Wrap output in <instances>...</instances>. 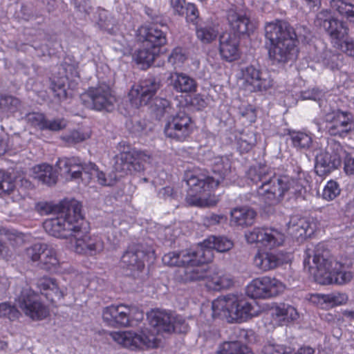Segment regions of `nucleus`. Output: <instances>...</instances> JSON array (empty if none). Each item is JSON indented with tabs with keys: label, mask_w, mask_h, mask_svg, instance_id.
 Wrapping results in <instances>:
<instances>
[{
	"label": "nucleus",
	"mask_w": 354,
	"mask_h": 354,
	"mask_svg": "<svg viewBox=\"0 0 354 354\" xmlns=\"http://www.w3.org/2000/svg\"><path fill=\"white\" fill-rule=\"evenodd\" d=\"M247 176L255 184L260 183L257 189V196L265 205L273 206L279 203L286 193L301 196L306 193L307 182L303 178L292 179L277 176L266 165L251 167Z\"/></svg>",
	"instance_id": "1"
},
{
	"label": "nucleus",
	"mask_w": 354,
	"mask_h": 354,
	"mask_svg": "<svg viewBox=\"0 0 354 354\" xmlns=\"http://www.w3.org/2000/svg\"><path fill=\"white\" fill-rule=\"evenodd\" d=\"M172 315L162 310H153L147 313L150 328L142 330L139 333L131 330L114 332L113 339L124 347L134 349L146 346L155 348L160 341V333L172 332Z\"/></svg>",
	"instance_id": "2"
},
{
	"label": "nucleus",
	"mask_w": 354,
	"mask_h": 354,
	"mask_svg": "<svg viewBox=\"0 0 354 354\" xmlns=\"http://www.w3.org/2000/svg\"><path fill=\"white\" fill-rule=\"evenodd\" d=\"M305 269L312 272L315 268L314 274L317 277L323 279V283L345 284L353 279V273L348 270L345 265L336 261L330 255L325 244L319 243L314 248H308L304 259Z\"/></svg>",
	"instance_id": "3"
},
{
	"label": "nucleus",
	"mask_w": 354,
	"mask_h": 354,
	"mask_svg": "<svg viewBox=\"0 0 354 354\" xmlns=\"http://www.w3.org/2000/svg\"><path fill=\"white\" fill-rule=\"evenodd\" d=\"M117 149L119 153L114 157L113 168L115 171L106 174L99 171L95 178L99 184L104 186L113 185L119 178L124 175L144 170L143 162H151V155L147 151L132 149L126 142L118 143Z\"/></svg>",
	"instance_id": "4"
},
{
	"label": "nucleus",
	"mask_w": 354,
	"mask_h": 354,
	"mask_svg": "<svg viewBox=\"0 0 354 354\" xmlns=\"http://www.w3.org/2000/svg\"><path fill=\"white\" fill-rule=\"evenodd\" d=\"M265 37L270 41V58L277 63L293 60L297 55V35L292 27L284 21L276 20L265 26Z\"/></svg>",
	"instance_id": "5"
},
{
	"label": "nucleus",
	"mask_w": 354,
	"mask_h": 354,
	"mask_svg": "<svg viewBox=\"0 0 354 354\" xmlns=\"http://www.w3.org/2000/svg\"><path fill=\"white\" fill-rule=\"evenodd\" d=\"M231 162L227 156H217L213 160L212 176L187 174L186 184L188 187L187 202L192 205H198L200 200L198 195L202 192L214 189L220 184L227 185L226 178L230 172Z\"/></svg>",
	"instance_id": "6"
},
{
	"label": "nucleus",
	"mask_w": 354,
	"mask_h": 354,
	"mask_svg": "<svg viewBox=\"0 0 354 354\" xmlns=\"http://www.w3.org/2000/svg\"><path fill=\"white\" fill-rule=\"evenodd\" d=\"M81 205L77 201L66 203L53 217L46 220L44 228L50 235L60 239H73L75 234L82 233L83 216Z\"/></svg>",
	"instance_id": "7"
},
{
	"label": "nucleus",
	"mask_w": 354,
	"mask_h": 354,
	"mask_svg": "<svg viewBox=\"0 0 354 354\" xmlns=\"http://www.w3.org/2000/svg\"><path fill=\"white\" fill-rule=\"evenodd\" d=\"M213 317H223L238 322H245L258 315L254 301H248L235 295L218 297L212 304Z\"/></svg>",
	"instance_id": "8"
},
{
	"label": "nucleus",
	"mask_w": 354,
	"mask_h": 354,
	"mask_svg": "<svg viewBox=\"0 0 354 354\" xmlns=\"http://www.w3.org/2000/svg\"><path fill=\"white\" fill-rule=\"evenodd\" d=\"M233 246V243L225 236H209L198 245L196 250L187 249L180 251H174L165 254L162 257L164 264L180 265L193 260L195 255H201L204 261H211L213 255L212 250L219 252H225Z\"/></svg>",
	"instance_id": "9"
},
{
	"label": "nucleus",
	"mask_w": 354,
	"mask_h": 354,
	"mask_svg": "<svg viewBox=\"0 0 354 354\" xmlns=\"http://www.w3.org/2000/svg\"><path fill=\"white\" fill-rule=\"evenodd\" d=\"M344 155L346 151L339 142L333 139L328 140L325 147L316 151V173L320 176L328 175L341 165Z\"/></svg>",
	"instance_id": "10"
},
{
	"label": "nucleus",
	"mask_w": 354,
	"mask_h": 354,
	"mask_svg": "<svg viewBox=\"0 0 354 354\" xmlns=\"http://www.w3.org/2000/svg\"><path fill=\"white\" fill-rule=\"evenodd\" d=\"M323 104H325V106L322 113L330 136L345 138L354 131V120L351 113L333 110L328 102L323 101L321 105Z\"/></svg>",
	"instance_id": "11"
},
{
	"label": "nucleus",
	"mask_w": 354,
	"mask_h": 354,
	"mask_svg": "<svg viewBox=\"0 0 354 354\" xmlns=\"http://www.w3.org/2000/svg\"><path fill=\"white\" fill-rule=\"evenodd\" d=\"M82 100L86 107L97 111L111 112L115 108L116 98L110 86L101 84L90 87L82 95Z\"/></svg>",
	"instance_id": "12"
},
{
	"label": "nucleus",
	"mask_w": 354,
	"mask_h": 354,
	"mask_svg": "<svg viewBox=\"0 0 354 354\" xmlns=\"http://www.w3.org/2000/svg\"><path fill=\"white\" fill-rule=\"evenodd\" d=\"M27 257L41 269L53 271L57 269L59 261L56 250L45 243H37L26 249Z\"/></svg>",
	"instance_id": "13"
},
{
	"label": "nucleus",
	"mask_w": 354,
	"mask_h": 354,
	"mask_svg": "<svg viewBox=\"0 0 354 354\" xmlns=\"http://www.w3.org/2000/svg\"><path fill=\"white\" fill-rule=\"evenodd\" d=\"M194 124L191 117L185 111H179L168 119L164 129L166 137L183 142L187 140L193 131Z\"/></svg>",
	"instance_id": "14"
},
{
	"label": "nucleus",
	"mask_w": 354,
	"mask_h": 354,
	"mask_svg": "<svg viewBox=\"0 0 354 354\" xmlns=\"http://www.w3.org/2000/svg\"><path fill=\"white\" fill-rule=\"evenodd\" d=\"M284 288V285L279 280L262 277L253 279L246 286V294L251 298L268 299L280 295Z\"/></svg>",
	"instance_id": "15"
},
{
	"label": "nucleus",
	"mask_w": 354,
	"mask_h": 354,
	"mask_svg": "<svg viewBox=\"0 0 354 354\" xmlns=\"http://www.w3.org/2000/svg\"><path fill=\"white\" fill-rule=\"evenodd\" d=\"M16 301L20 310L32 320L43 319L48 314L46 307L39 301V295L28 287L21 290Z\"/></svg>",
	"instance_id": "16"
},
{
	"label": "nucleus",
	"mask_w": 354,
	"mask_h": 354,
	"mask_svg": "<svg viewBox=\"0 0 354 354\" xmlns=\"http://www.w3.org/2000/svg\"><path fill=\"white\" fill-rule=\"evenodd\" d=\"M161 86L160 78L149 76L133 85L129 93L131 104L136 108L146 105Z\"/></svg>",
	"instance_id": "17"
},
{
	"label": "nucleus",
	"mask_w": 354,
	"mask_h": 354,
	"mask_svg": "<svg viewBox=\"0 0 354 354\" xmlns=\"http://www.w3.org/2000/svg\"><path fill=\"white\" fill-rule=\"evenodd\" d=\"M314 23L315 26L322 28L335 44H339L348 34L345 23L333 17L327 10L317 13Z\"/></svg>",
	"instance_id": "18"
},
{
	"label": "nucleus",
	"mask_w": 354,
	"mask_h": 354,
	"mask_svg": "<svg viewBox=\"0 0 354 354\" xmlns=\"http://www.w3.org/2000/svg\"><path fill=\"white\" fill-rule=\"evenodd\" d=\"M167 30L168 27L163 24L142 26L138 30V40L144 46L160 50V47L167 43Z\"/></svg>",
	"instance_id": "19"
},
{
	"label": "nucleus",
	"mask_w": 354,
	"mask_h": 354,
	"mask_svg": "<svg viewBox=\"0 0 354 354\" xmlns=\"http://www.w3.org/2000/svg\"><path fill=\"white\" fill-rule=\"evenodd\" d=\"M249 243H260L268 249L279 247L284 242V234L272 227H257L245 235Z\"/></svg>",
	"instance_id": "20"
},
{
	"label": "nucleus",
	"mask_w": 354,
	"mask_h": 354,
	"mask_svg": "<svg viewBox=\"0 0 354 354\" xmlns=\"http://www.w3.org/2000/svg\"><path fill=\"white\" fill-rule=\"evenodd\" d=\"M245 87L250 91H266L272 86V80L266 72L250 65L241 69Z\"/></svg>",
	"instance_id": "21"
},
{
	"label": "nucleus",
	"mask_w": 354,
	"mask_h": 354,
	"mask_svg": "<svg viewBox=\"0 0 354 354\" xmlns=\"http://www.w3.org/2000/svg\"><path fill=\"white\" fill-rule=\"evenodd\" d=\"M209 261H204V257L201 255H195L193 260L185 262L180 265H169V266H184L182 270V279L187 281H196L207 279L209 276V272L210 267L206 264Z\"/></svg>",
	"instance_id": "22"
},
{
	"label": "nucleus",
	"mask_w": 354,
	"mask_h": 354,
	"mask_svg": "<svg viewBox=\"0 0 354 354\" xmlns=\"http://www.w3.org/2000/svg\"><path fill=\"white\" fill-rule=\"evenodd\" d=\"M153 255V251L151 248L145 249L141 244L133 245L122 255L121 266L131 272L141 271L147 257Z\"/></svg>",
	"instance_id": "23"
},
{
	"label": "nucleus",
	"mask_w": 354,
	"mask_h": 354,
	"mask_svg": "<svg viewBox=\"0 0 354 354\" xmlns=\"http://www.w3.org/2000/svg\"><path fill=\"white\" fill-rule=\"evenodd\" d=\"M74 249L79 254L95 255L104 249V241L99 236L86 234V228L82 226V233H77L73 239Z\"/></svg>",
	"instance_id": "24"
},
{
	"label": "nucleus",
	"mask_w": 354,
	"mask_h": 354,
	"mask_svg": "<svg viewBox=\"0 0 354 354\" xmlns=\"http://www.w3.org/2000/svg\"><path fill=\"white\" fill-rule=\"evenodd\" d=\"M131 309L125 305L110 306L104 308L102 317L110 326H127L130 322Z\"/></svg>",
	"instance_id": "25"
},
{
	"label": "nucleus",
	"mask_w": 354,
	"mask_h": 354,
	"mask_svg": "<svg viewBox=\"0 0 354 354\" xmlns=\"http://www.w3.org/2000/svg\"><path fill=\"white\" fill-rule=\"evenodd\" d=\"M167 82L177 93H193L196 92L198 88L197 82L194 77L180 72L171 73Z\"/></svg>",
	"instance_id": "26"
},
{
	"label": "nucleus",
	"mask_w": 354,
	"mask_h": 354,
	"mask_svg": "<svg viewBox=\"0 0 354 354\" xmlns=\"http://www.w3.org/2000/svg\"><path fill=\"white\" fill-rule=\"evenodd\" d=\"M239 38L235 33L223 32L219 37V52L221 57L227 62H232L239 57Z\"/></svg>",
	"instance_id": "27"
},
{
	"label": "nucleus",
	"mask_w": 354,
	"mask_h": 354,
	"mask_svg": "<svg viewBox=\"0 0 354 354\" xmlns=\"http://www.w3.org/2000/svg\"><path fill=\"white\" fill-rule=\"evenodd\" d=\"M169 10L174 16L182 17L189 23L196 24L199 17L196 6L186 0H169Z\"/></svg>",
	"instance_id": "28"
},
{
	"label": "nucleus",
	"mask_w": 354,
	"mask_h": 354,
	"mask_svg": "<svg viewBox=\"0 0 354 354\" xmlns=\"http://www.w3.org/2000/svg\"><path fill=\"white\" fill-rule=\"evenodd\" d=\"M285 261L284 256L281 253L269 252H258L254 257L255 267L263 272L275 269Z\"/></svg>",
	"instance_id": "29"
},
{
	"label": "nucleus",
	"mask_w": 354,
	"mask_h": 354,
	"mask_svg": "<svg viewBox=\"0 0 354 354\" xmlns=\"http://www.w3.org/2000/svg\"><path fill=\"white\" fill-rule=\"evenodd\" d=\"M313 224L305 217L295 215L287 224L288 233L295 239L306 238L313 233Z\"/></svg>",
	"instance_id": "30"
},
{
	"label": "nucleus",
	"mask_w": 354,
	"mask_h": 354,
	"mask_svg": "<svg viewBox=\"0 0 354 354\" xmlns=\"http://www.w3.org/2000/svg\"><path fill=\"white\" fill-rule=\"evenodd\" d=\"M227 21L235 34H247L254 28L253 24L245 14L230 11L227 15Z\"/></svg>",
	"instance_id": "31"
},
{
	"label": "nucleus",
	"mask_w": 354,
	"mask_h": 354,
	"mask_svg": "<svg viewBox=\"0 0 354 354\" xmlns=\"http://www.w3.org/2000/svg\"><path fill=\"white\" fill-rule=\"evenodd\" d=\"M57 165L64 174L69 175V179L76 180L81 177L82 162L77 157L62 158L57 162ZM68 178V177H66Z\"/></svg>",
	"instance_id": "32"
},
{
	"label": "nucleus",
	"mask_w": 354,
	"mask_h": 354,
	"mask_svg": "<svg viewBox=\"0 0 354 354\" xmlns=\"http://www.w3.org/2000/svg\"><path fill=\"white\" fill-rule=\"evenodd\" d=\"M37 285L41 294L44 295L47 299L52 302L56 299H60L64 296L56 281L52 278H41L37 281Z\"/></svg>",
	"instance_id": "33"
},
{
	"label": "nucleus",
	"mask_w": 354,
	"mask_h": 354,
	"mask_svg": "<svg viewBox=\"0 0 354 354\" xmlns=\"http://www.w3.org/2000/svg\"><path fill=\"white\" fill-rule=\"evenodd\" d=\"M34 178L48 186L55 185L57 180V171L48 164L36 165L32 169Z\"/></svg>",
	"instance_id": "34"
},
{
	"label": "nucleus",
	"mask_w": 354,
	"mask_h": 354,
	"mask_svg": "<svg viewBox=\"0 0 354 354\" xmlns=\"http://www.w3.org/2000/svg\"><path fill=\"white\" fill-rule=\"evenodd\" d=\"M255 212L249 207H236L231 211L230 222L232 225L238 226H248L253 223L255 218Z\"/></svg>",
	"instance_id": "35"
},
{
	"label": "nucleus",
	"mask_w": 354,
	"mask_h": 354,
	"mask_svg": "<svg viewBox=\"0 0 354 354\" xmlns=\"http://www.w3.org/2000/svg\"><path fill=\"white\" fill-rule=\"evenodd\" d=\"M343 55L331 49H324L317 57V62L330 70H337L342 63Z\"/></svg>",
	"instance_id": "36"
},
{
	"label": "nucleus",
	"mask_w": 354,
	"mask_h": 354,
	"mask_svg": "<svg viewBox=\"0 0 354 354\" xmlns=\"http://www.w3.org/2000/svg\"><path fill=\"white\" fill-rule=\"evenodd\" d=\"M209 274L206 285L210 289L219 291L228 288L232 285V279L221 271L216 272L215 269L210 268Z\"/></svg>",
	"instance_id": "37"
},
{
	"label": "nucleus",
	"mask_w": 354,
	"mask_h": 354,
	"mask_svg": "<svg viewBox=\"0 0 354 354\" xmlns=\"http://www.w3.org/2000/svg\"><path fill=\"white\" fill-rule=\"evenodd\" d=\"M159 53L160 50L158 48L144 46L142 44V47L135 54L134 59L138 64H142L143 68H148Z\"/></svg>",
	"instance_id": "38"
},
{
	"label": "nucleus",
	"mask_w": 354,
	"mask_h": 354,
	"mask_svg": "<svg viewBox=\"0 0 354 354\" xmlns=\"http://www.w3.org/2000/svg\"><path fill=\"white\" fill-rule=\"evenodd\" d=\"M330 6L334 12L354 23V4L349 0H330Z\"/></svg>",
	"instance_id": "39"
},
{
	"label": "nucleus",
	"mask_w": 354,
	"mask_h": 354,
	"mask_svg": "<svg viewBox=\"0 0 354 354\" xmlns=\"http://www.w3.org/2000/svg\"><path fill=\"white\" fill-rule=\"evenodd\" d=\"M217 354H253L251 350L240 341L224 342L218 347Z\"/></svg>",
	"instance_id": "40"
},
{
	"label": "nucleus",
	"mask_w": 354,
	"mask_h": 354,
	"mask_svg": "<svg viewBox=\"0 0 354 354\" xmlns=\"http://www.w3.org/2000/svg\"><path fill=\"white\" fill-rule=\"evenodd\" d=\"M21 106L19 98L6 94H0V112L8 117L18 111Z\"/></svg>",
	"instance_id": "41"
},
{
	"label": "nucleus",
	"mask_w": 354,
	"mask_h": 354,
	"mask_svg": "<svg viewBox=\"0 0 354 354\" xmlns=\"http://www.w3.org/2000/svg\"><path fill=\"white\" fill-rule=\"evenodd\" d=\"M272 315L279 321L289 322L298 318L297 310L292 306L286 304H281L272 310Z\"/></svg>",
	"instance_id": "42"
},
{
	"label": "nucleus",
	"mask_w": 354,
	"mask_h": 354,
	"mask_svg": "<svg viewBox=\"0 0 354 354\" xmlns=\"http://www.w3.org/2000/svg\"><path fill=\"white\" fill-rule=\"evenodd\" d=\"M289 136L292 145L298 150L309 149L313 142L311 135L305 132L290 131Z\"/></svg>",
	"instance_id": "43"
},
{
	"label": "nucleus",
	"mask_w": 354,
	"mask_h": 354,
	"mask_svg": "<svg viewBox=\"0 0 354 354\" xmlns=\"http://www.w3.org/2000/svg\"><path fill=\"white\" fill-rule=\"evenodd\" d=\"M218 35V30L212 26L205 25L196 28V36L202 42L208 44L214 40Z\"/></svg>",
	"instance_id": "44"
},
{
	"label": "nucleus",
	"mask_w": 354,
	"mask_h": 354,
	"mask_svg": "<svg viewBox=\"0 0 354 354\" xmlns=\"http://www.w3.org/2000/svg\"><path fill=\"white\" fill-rule=\"evenodd\" d=\"M171 110V104L168 100L162 97H156L154 99L153 111L157 118L159 120L161 119L166 114H169Z\"/></svg>",
	"instance_id": "45"
},
{
	"label": "nucleus",
	"mask_w": 354,
	"mask_h": 354,
	"mask_svg": "<svg viewBox=\"0 0 354 354\" xmlns=\"http://www.w3.org/2000/svg\"><path fill=\"white\" fill-rule=\"evenodd\" d=\"M324 299H325L326 307H334L346 304L348 301V296L345 293L333 292L325 294Z\"/></svg>",
	"instance_id": "46"
},
{
	"label": "nucleus",
	"mask_w": 354,
	"mask_h": 354,
	"mask_svg": "<svg viewBox=\"0 0 354 354\" xmlns=\"http://www.w3.org/2000/svg\"><path fill=\"white\" fill-rule=\"evenodd\" d=\"M66 206V203L61 205H53L52 203L41 201L36 203L35 209L41 215H46L49 214L55 215L57 212L61 210L62 207Z\"/></svg>",
	"instance_id": "47"
},
{
	"label": "nucleus",
	"mask_w": 354,
	"mask_h": 354,
	"mask_svg": "<svg viewBox=\"0 0 354 354\" xmlns=\"http://www.w3.org/2000/svg\"><path fill=\"white\" fill-rule=\"evenodd\" d=\"M341 189L339 184L336 181L331 180L325 185L322 192V197L328 201H333L339 195Z\"/></svg>",
	"instance_id": "48"
},
{
	"label": "nucleus",
	"mask_w": 354,
	"mask_h": 354,
	"mask_svg": "<svg viewBox=\"0 0 354 354\" xmlns=\"http://www.w3.org/2000/svg\"><path fill=\"white\" fill-rule=\"evenodd\" d=\"M19 310L8 302L0 304V317L8 318L10 320H15L19 317Z\"/></svg>",
	"instance_id": "49"
},
{
	"label": "nucleus",
	"mask_w": 354,
	"mask_h": 354,
	"mask_svg": "<svg viewBox=\"0 0 354 354\" xmlns=\"http://www.w3.org/2000/svg\"><path fill=\"white\" fill-rule=\"evenodd\" d=\"M15 188V183L11 177L4 171L0 170V195L8 194Z\"/></svg>",
	"instance_id": "50"
},
{
	"label": "nucleus",
	"mask_w": 354,
	"mask_h": 354,
	"mask_svg": "<svg viewBox=\"0 0 354 354\" xmlns=\"http://www.w3.org/2000/svg\"><path fill=\"white\" fill-rule=\"evenodd\" d=\"M301 96L304 100H313L315 101H317L322 113L324 112V107L325 106V104L321 105V103L323 101L327 102L325 99H324V92H322L318 88H313L310 91L304 92Z\"/></svg>",
	"instance_id": "51"
},
{
	"label": "nucleus",
	"mask_w": 354,
	"mask_h": 354,
	"mask_svg": "<svg viewBox=\"0 0 354 354\" xmlns=\"http://www.w3.org/2000/svg\"><path fill=\"white\" fill-rule=\"evenodd\" d=\"M263 354H291L292 348L281 344L268 343L263 348Z\"/></svg>",
	"instance_id": "52"
},
{
	"label": "nucleus",
	"mask_w": 354,
	"mask_h": 354,
	"mask_svg": "<svg viewBox=\"0 0 354 354\" xmlns=\"http://www.w3.org/2000/svg\"><path fill=\"white\" fill-rule=\"evenodd\" d=\"M187 57L185 50L182 48H174L169 56L168 62L174 66H180L186 60Z\"/></svg>",
	"instance_id": "53"
},
{
	"label": "nucleus",
	"mask_w": 354,
	"mask_h": 354,
	"mask_svg": "<svg viewBox=\"0 0 354 354\" xmlns=\"http://www.w3.org/2000/svg\"><path fill=\"white\" fill-rule=\"evenodd\" d=\"M97 24L101 29L105 30L109 33H112L113 22L109 17V14L106 10H102L99 11Z\"/></svg>",
	"instance_id": "54"
},
{
	"label": "nucleus",
	"mask_w": 354,
	"mask_h": 354,
	"mask_svg": "<svg viewBox=\"0 0 354 354\" xmlns=\"http://www.w3.org/2000/svg\"><path fill=\"white\" fill-rule=\"evenodd\" d=\"M189 329V326L183 317L172 315V332L186 333Z\"/></svg>",
	"instance_id": "55"
},
{
	"label": "nucleus",
	"mask_w": 354,
	"mask_h": 354,
	"mask_svg": "<svg viewBox=\"0 0 354 354\" xmlns=\"http://www.w3.org/2000/svg\"><path fill=\"white\" fill-rule=\"evenodd\" d=\"M45 116L40 113H30L26 115L27 122L32 126L44 130Z\"/></svg>",
	"instance_id": "56"
},
{
	"label": "nucleus",
	"mask_w": 354,
	"mask_h": 354,
	"mask_svg": "<svg viewBox=\"0 0 354 354\" xmlns=\"http://www.w3.org/2000/svg\"><path fill=\"white\" fill-rule=\"evenodd\" d=\"M65 82V78H61L57 82L53 81L51 84V89L55 95L60 100L65 99L67 97Z\"/></svg>",
	"instance_id": "57"
},
{
	"label": "nucleus",
	"mask_w": 354,
	"mask_h": 354,
	"mask_svg": "<svg viewBox=\"0 0 354 354\" xmlns=\"http://www.w3.org/2000/svg\"><path fill=\"white\" fill-rule=\"evenodd\" d=\"M88 136L78 131H71L63 137V140L69 145H75L85 140Z\"/></svg>",
	"instance_id": "58"
},
{
	"label": "nucleus",
	"mask_w": 354,
	"mask_h": 354,
	"mask_svg": "<svg viewBox=\"0 0 354 354\" xmlns=\"http://www.w3.org/2000/svg\"><path fill=\"white\" fill-rule=\"evenodd\" d=\"M44 130L59 131L66 127L63 119L47 120L45 118Z\"/></svg>",
	"instance_id": "59"
},
{
	"label": "nucleus",
	"mask_w": 354,
	"mask_h": 354,
	"mask_svg": "<svg viewBox=\"0 0 354 354\" xmlns=\"http://www.w3.org/2000/svg\"><path fill=\"white\" fill-rule=\"evenodd\" d=\"M342 51L345 53L346 55L351 57H354V38L353 37H346L345 39H343L342 42H339L337 44Z\"/></svg>",
	"instance_id": "60"
},
{
	"label": "nucleus",
	"mask_w": 354,
	"mask_h": 354,
	"mask_svg": "<svg viewBox=\"0 0 354 354\" xmlns=\"http://www.w3.org/2000/svg\"><path fill=\"white\" fill-rule=\"evenodd\" d=\"M9 149V136L4 131L1 126L0 129V156L5 154Z\"/></svg>",
	"instance_id": "61"
},
{
	"label": "nucleus",
	"mask_w": 354,
	"mask_h": 354,
	"mask_svg": "<svg viewBox=\"0 0 354 354\" xmlns=\"http://www.w3.org/2000/svg\"><path fill=\"white\" fill-rule=\"evenodd\" d=\"M84 172L85 174H88L91 178L95 177L99 169L95 164L93 162H82L81 174Z\"/></svg>",
	"instance_id": "62"
},
{
	"label": "nucleus",
	"mask_w": 354,
	"mask_h": 354,
	"mask_svg": "<svg viewBox=\"0 0 354 354\" xmlns=\"http://www.w3.org/2000/svg\"><path fill=\"white\" fill-rule=\"evenodd\" d=\"M226 221V218L223 215H218L212 214L207 215L204 218V223L207 225H214L221 223Z\"/></svg>",
	"instance_id": "63"
},
{
	"label": "nucleus",
	"mask_w": 354,
	"mask_h": 354,
	"mask_svg": "<svg viewBox=\"0 0 354 354\" xmlns=\"http://www.w3.org/2000/svg\"><path fill=\"white\" fill-rule=\"evenodd\" d=\"M344 158V169L347 175L354 176V157L347 154L343 157Z\"/></svg>",
	"instance_id": "64"
}]
</instances>
